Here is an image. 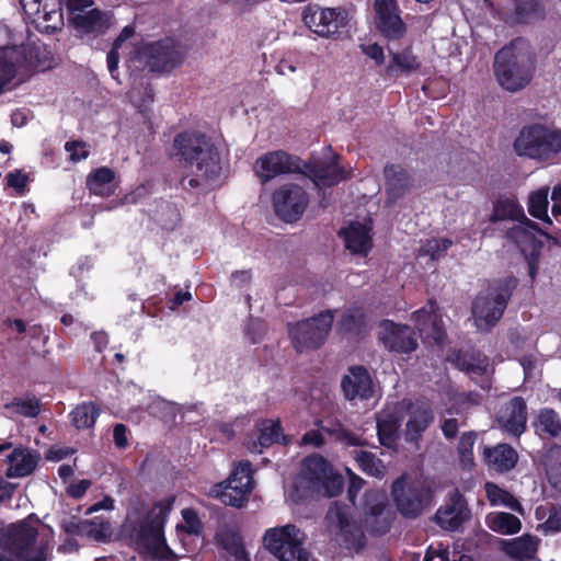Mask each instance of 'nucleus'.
Here are the masks:
<instances>
[{
	"label": "nucleus",
	"instance_id": "nucleus-19",
	"mask_svg": "<svg viewBox=\"0 0 561 561\" xmlns=\"http://www.w3.org/2000/svg\"><path fill=\"white\" fill-rule=\"evenodd\" d=\"M301 173L308 176L317 187H329L345 180L347 171L340 165L339 157L333 156L330 159L305 163L301 167Z\"/></svg>",
	"mask_w": 561,
	"mask_h": 561
},
{
	"label": "nucleus",
	"instance_id": "nucleus-28",
	"mask_svg": "<svg viewBox=\"0 0 561 561\" xmlns=\"http://www.w3.org/2000/svg\"><path fill=\"white\" fill-rule=\"evenodd\" d=\"M468 517L469 510L465 500L458 491H455L449 503L436 512L435 520L445 530H456Z\"/></svg>",
	"mask_w": 561,
	"mask_h": 561
},
{
	"label": "nucleus",
	"instance_id": "nucleus-14",
	"mask_svg": "<svg viewBox=\"0 0 561 561\" xmlns=\"http://www.w3.org/2000/svg\"><path fill=\"white\" fill-rule=\"evenodd\" d=\"M309 203L307 193L297 184H284L273 194V206L276 215L286 222L298 220Z\"/></svg>",
	"mask_w": 561,
	"mask_h": 561
},
{
	"label": "nucleus",
	"instance_id": "nucleus-5",
	"mask_svg": "<svg viewBox=\"0 0 561 561\" xmlns=\"http://www.w3.org/2000/svg\"><path fill=\"white\" fill-rule=\"evenodd\" d=\"M343 479L335 474L330 463L319 455L307 457L302 463L288 497L298 503L310 493L335 496L342 492Z\"/></svg>",
	"mask_w": 561,
	"mask_h": 561
},
{
	"label": "nucleus",
	"instance_id": "nucleus-3",
	"mask_svg": "<svg viewBox=\"0 0 561 561\" xmlns=\"http://www.w3.org/2000/svg\"><path fill=\"white\" fill-rule=\"evenodd\" d=\"M49 550L48 529L32 516L0 534V561H47Z\"/></svg>",
	"mask_w": 561,
	"mask_h": 561
},
{
	"label": "nucleus",
	"instance_id": "nucleus-8",
	"mask_svg": "<svg viewBox=\"0 0 561 561\" xmlns=\"http://www.w3.org/2000/svg\"><path fill=\"white\" fill-rule=\"evenodd\" d=\"M514 149L518 156L549 160L561 151V133L541 125L526 127L516 138Z\"/></svg>",
	"mask_w": 561,
	"mask_h": 561
},
{
	"label": "nucleus",
	"instance_id": "nucleus-34",
	"mask_svg": "<svg viewBox=\"0 0 561 561\" xmlns=\"http://www.w3.org/2000/svg\"><path fill=\"white\" fill-rule=\"evenodd\" d=\"M538 543L539 539L537 537L526 534L514 539L502 540L501 548L514 559L528 561L536 556Z\"/></svg>",
	"mask_w": 561,
	"mask_h": 561
},
{
	"label": "nucleus",
	"instance_id": "nucleus-16",
	"mask_svg": "<svg viewBox=\"0 0 561 561\" xmlns=\"http://www.w3.org/2000/svg\"><path fill=\"white\" fill-rule=\"evenodd\" d=\"M254 173L266 183L279 175L301 172L299 159L283 150H275L260 156L254 162Z\"/></svg>",
	"mask_w": 561,
	"mask_h": 561
},
{
	"label": "nucleus",
	"instance_id": "nucleus-64",
	"mask_svg": "<svg viewBox=\"0 0 561 561\" xmlns=\"http://www.w3.org/2000/svg\"><path fill=\"white\" fill-rule=\"evenodd\" d=\"M551 198L553 202L552 216L561 224V184L553 187Z\"/></svg>",
	"mask_w": 561,
	"mask_h": 561
},
{
	"label": "nucleus",
	"instance_id": "nucleus-29",
	"mask_svg": "<svg viewBox=\"0 0 561 561\" xmlns=\"http://www.w3.org/2000/svg\"><path fill=\"white\" fill-rule=\"evenodd\" d=\"M408 408L409 419L405 424L404 438L408 443L417 444L434 421V414L426 404H408Z\"/></svg>",
	"mask_w": 561,
	"mask_h": 561
},
{
	"label": "nucleus",
	"instance_id": "nucleus-55",
	"mask_svg": "<svg viewBox=\"0 0 561 561\" xmlns=\"http://www.w3.org/2000/svg\"><path fill=\"white\" fill-rule=\"evenodd\" d=\"M183 524L178 526L179 531H184L188 536L198 537L202 533L203 525L196 512L191 508L182 511Z\"/></svg>",
	"mask_w": 561,
	"mask_h": 561
},
{
	"label": "nucleus",
	"instance_id": "nucleus-7",
	"mask_svg": "<svg viewBox=\"0 0 561 561\" xmlns=\"http://www.w3.org/2000/svg\"><path fill=\"white\" fill-rule=\"evenodd\" d=\"M516 285L515 277H506L495 280L477 296L472 318L478 331L489 332L499 322Z\"/></svg>",
	"mask_w": 561,
	"mask_h": 561
},
{
	"label": "nucleus",
	"instance_id": "nucleus-40",
	"mask_svg": "<svg viewBox=\"0 0 561 561\" xmlns=\"http://www.w3.org/2000/svg\"><path fill=\"white\" fill-rule=\"evenodd\" d=\"M485 524L492 531L504 536L515 535L522 529L520 519L506 512H492L488 514Z\"/></svg>",
	"mask_w": 561,
	"mask_h": 561
},
{
	"label": "nucleus",
	"instance_id": "nucleus-33",
	"mask_svg": "<svg viewBox=\"0 0 561 561\" xmlns=\"http://www.w3.org/2000/svg\"><path fill=\"white\" fill-rule=\"evenodd\" d=\"M322 432L328 434L334 442L345 446H365L366 440L346 428L339 420L327 417L316 422Z\"/></svg>",
	"mask_w": 561,
	"mask_h": 561
},
{
	"label": "nucleus",
	"instance_id": "nucleus-4",
	"mask_svg": "<svg viewBox=\"0 0 561 561\" xmlns=\"http://www.w3.org/2000/svg\"><path fill=\"white\" fill-rule=\"evenodd\" d=\"M173 502L172 496L165 497L156 503L145 519L137 525L133 524L129 515L124 525L125 531L129 533L130 538L139 549L146 551L153 559L171 560L173 557L163 534L164 524L172 510Z\"/></svg>",
	"mask_w": 561,
	"mask_h": 561
},
{
	"label": "nucleus",
	"instance_id": "nucleus-6",
	"mask_svg": "<svg viewBox=\"0 0 561 561\" xmlns=\"http://www.w3.org/2000/svg\"><path fill=\"white\" fill-rule=\"evenodd\" d=\"M534 61L526 43L517 38L503 47L496 55L494 72L499 83L515 92L526 87L533 75Z\"/></svg>",
	"mask_w": 561,
	"mask_h": 561
},
{
	"label": "nucleus",
	"instance_id": "nucleus-45",
	"mask_svg": "<svg viewBox=\"0 0 561 561\" xmlns=\"http://www.w3.org/2000/svg\"><path fill=\"white\" fill-rule=\"evenodd\" d=\"M548 187H541L533 192L529 195L528 211L533 217L551 225V220L548 216Z\"/></svg>",
	"mask_w": 561,
	"mask_h": 561
},
{
	"label": "nucleus",
	"instance_id": "nucleus-49",
	"mask_svg": "<svg viewBox=\"0 0 561 561\" xmlns=\"http://www.w3.org/2000/svg\"><path fill=\"white\" fill-rule=\"evenodd\" d=\"M98 410L93 403L78 405L71 412V421L77 428H88L94 425Z\"/></svg>",
	"mask_w": 561,
	"mask_h": 561
},
{
	"label": "nucleus",
	"instance_id": "nucleus-57",
	"mask_svg": "<svg viewBox=\"0 0 561 561\" xmlns=\"http://www.w3.org/2000/svg\"><path fill=\"white\" fill-rule=\"evenodd\" d=\"M346 473H347V476L350 478V484H348V489H347V496H348L350 501L352 503H354V501H355L358 492L362 490L365 481L360 477L354 474L352 472V470L348 469V468H346Z\"/></svg>",
	"mask_w": 561,
	"mask_h": 561
},
{
	"label": "nucleus",
	"instance_id": "nucleus-54",
	"mask_svg": "<svg viewBox=\"0 0 561 561\" xmlns=\"http://www.w3.org/2000/svg\"><path fill=\"white\" fill-rule=\"evenodd\" d=\"M150 413L162 419L165 422L174 421L175 414L179 410L178 404L157 398L149 405Z\"/></svg>",
	"mask_w": 561,
	"mask_h": 561
},
{
	"label": "nucleus",
	"instance_id": "nucleus-1",
	"mask_svg": "<svg viewBox=\"0 0 561 561\" xmlns=\"http://www.w3.org/2000/svg\"><path fill=\"white\" fill-rule=\"evenodd\" d=\"M134 37V26H125L108 51L106 62L113 79H117V66L121 56H127L128 67L147 68L149 71H165L179 66L183 60L181 50L171 38L156 43H142L137 46L131 42Z\"/></svg>",
	"mask_w": 561,
	"mask_h": 561
},
{
	"label": "nucleus",
	"instance_id": "nucleus-2",
	"mask_svg": "<svg viewBox=\"0 0 561 561\" xmlns=\"http://www.w3.org/2000/svg\"><path fill=\"white\" fill-rule=\"evenodd\" d=\"M174 150L185 161L187 175L183 185L192 188L213 186L221 174L220 156L215 145L204 135L185 131L173 141Z\"/></svg>",
	"mask_w": 561,
	"mask_h": 561
},
{
	"label": "nucleus",
	"instance_id": "nucleus-23",
	"mask_svg": "<svg viewBox=\"0 0 561 561\" xmlns=\"http://www.w3.org/2000/svg\"><path fill=\"white\" fill-rule=\"evenodd\" d=\"M20 3L24 13L34 22L42 19L51 23L46 28L55 31L62 25V13L57 0H20Z\"/></svg>",
	"mask_w": 561,
	"mask_h": 561
},
{
	"label": "nucleus",
	"instance_id": "nucleus-59",
	"mask_svg": "<svg viewBox=\"0 0 561 561\" xmlns=\"http://www.w3.org/2000/svg\"><path fill=\"white\" fill-rule=\"evenodd\" d=\"M543 525L549 531H561V507H553Z\"/></svg>",
	"mask_w": 561,
	"mask_h": 561
},
{
	"label": "nucleus",
	"instance_id": "nucleus-25",
	"mask_svg": "<svg viewBox=\"0 0 561 561\" xmlns=\"http://www.w3.org/2000/svg\"><path fill=\"white\" fill-rule=\"evenodd\" d=\"M342 389L345 398L353 400H367L373 397V380L364 367H352L342 380Z\"/></svg>",
	"mask_w": 561,
	"mask_h": 561
},
{
	"label": "nucleus",
	"instance_id": "nucleus-42",
	"mask_svg": "<svg viewBox=\"0 0 561 561\" xmlns=\"http://www.w3.org/2000/svg\"><path fill=\"white\" fill-rule=\"evenodd\" d=\"M525 217L523 207L515 199L501 198L495 203L490 220L492 222L512 221L518 224Z\"/></svg>",
	"mask_w": 561,
	"mask_h": 561
},
{
	"label": "nucleus",
	"instance_id": "nucleus-15",
	"mask_svg": "<svg viewBox=\"0 0 561 561\" xmlns=\"http://www.w3.org/2000/svg\"><path fill=\"white\" fill-rule=\"evenodd\" d=\"M538 234H540V230L527 217L520 220V222L514 224L513 227L507 229L506 233L507 239L512 240L522 253L528 257L529 276L531 278L535 277L537 270L534 260L542 247Z\"/></svg>",
	"mask_w": 561,
	"mask_h": 561
},
{
	"label": "nucleus",
	"instance_id": "nucleus-61",
	"mask_svg": "<svg viewBox=\"0 0 561 561\" xmlns=\"http://www.w3.org/2000/svg\"><path fill=\"white\" fill-rule=\"evenodd\" d=\"M264 331V323L261 320L252 319L247 327V335L252 343H256Z\"/></svg>",
	"mask_w": 561,
	"mask_h": 561
},
{
	"label": "nucleus",
	"instance_id": "nucleus-58",
	"mask_svg": "<svg viewBox=\"0 0 561 561\" xmlns=\"http://www.w3.org/2000/svg\"><path fill=\"white\" fill-rule=\"evenodd\" d=\"M7 182L16 192L22 193L26 186L27 176L20 171H14L7 175Z\"/></svg>",
	"mask_w": 561,
	"mask_h": 561
},
{
	"label": "nucleus",
	"instance_id": "nucleus-39",
	"mask_svg": "<svg viewBox=\"0 0 561 561\" xmlns=\"http://www.w3.org/2000/svg\"><path fill=\"white\" fill-rule=\"evenodd\" d=\"M451 362L471 378L484 375L489 366L486 356L473 352H458L451 357Z\"/></svg>",
	"mask_w": 561,
	"mask_h": 561
},
{
	"label": "nucleus",
	"instance_id": "nucleus-50",
	"mask_svg": "<svg viewBox=\"0 0 561 561\" xmlns=\"http://www.w3.org/2000/svg\"><path fill=\"white\" fill-rule=\"evenodd\" d=\"M477 439L474 432L463 433L458 445L459 460L463 469H471L474 466L473 445Z\"/></svg>",
	"mask_w": 561,
	"mask_h": 561
},
{
	"label": "nucleus",
	"instance_id": "nucleus-52",
	"mask_svg": "<svg viewBox=\"0 0 561 561\" xmlns=\"http://www.w3.org/2000/svg\"><path fill=\"white\" fill-rule=\"evenodd\" d=\"M515 10L514 21L517 23L529 22L538 15L536 0H507Z\"/></svg>",
	"mask_w": 561,
	"mask_h": 561
},
{
	"label": "nucleus",
	"instance_id": "nucleus-44",
	"mask_svg": "<svg viewBox=\"0 0 561 561\" xmlns=\"http://www.w3.org/2000/svg\"><path fill=\"white\" fill-rule=\"evenodd\" d=\"M536 432L550 437L561 433V421L558 414L551 409H542L535 422Z\"/></svg>",
	"mask_w": 561,
	"mask_h": 561
},
{
	"label": "nucleus",
	"instance_id": "nucleus-18",
	"mask_svg": "<svg viewBox=\"0 0 561 561\" xmlns=\"http://www.w3.org/2000/svg\"><path fill=\"white\" fill-rule=\"evenodd\" d=\"M329 529L332 535L352 546L360 545L363 531L359 525L350 518L348 507L337 502L333 503L327 514Z\"/></svg>",
	"mask_w": 561,
	"mask_h": 561
},
{
	"label": "nucleus",
	"instance_id": "nucleus-17",
	"mask_svg": "<svg viewBox=\"0 0 561 561\" xmlns=\"http://www.w3.org/2000/svg\"><path fill=\"white\" fill-rule=\"evenodd\" d=\"M388 497L383 491L370 490L365 493V526L374 534H385L391 524V513L387 507Z\"/></svg>",
	"mask_w": 561,
	"mask_h": 561
},
{
	"label": "nucleus",
	"instance_id": "nucleus-13",
	"mask_svg": "<svg viewBox=\"0 0 561 561\" xmlns=\"http://www.w3.org/2000/svg\"><path fill=\"white\" fill-rule=\"evenodd\" d=\"M348 21L347 11L341 8H320L308 5L304 10V22L313 33L329 37L345 27Z\"/></svg>",
	"mask_w": 561,
	"mask_h": 561
},
{
	"label": "nucleus",
	"instance_id": "nucleus-10",
	"mask_svg": "<svg viewBox=\"0 0 561 561\" xmlns=\"http://www.w3.org/2000/svg\"><path fill=\"white\" fill-rule=\"evenodd\" d=\"M333 320V312L327 310L313 318L289 325L288 332L297 352L302 353L320 347L332 328Z\"/></svg>",
	"mask_w": 561,
	"mask_h": 561
},
{
	"label": "nucleus",
	"instance_id": "nucleus-41",
	"mask_svg": "<svg viewBox=\"0 0 561 561\" xmlns=\"http://www.w3.org/2000/svg\"><path fill=\"white\" fill-rule=\"evenodd\" d=\"M259 430L260 436L257 442H253L252 445H249V449L252 453L261 454L264 447H268L275 443H278L280 439H285V437L282 435L279 421H262Z\"/></svg>",
	"mask_w": 561,
	"mask_h": 561
},
{
	"label": "nucleus",
	"instance_id": "nucleus-36",
	"mask_svg": "<svg viewBox=\"0 0 561 561\" xmlns=\"http://www.w3.org/2000/svg\"><path fill=\"white\" fill-rule=\"evenodd\" d=\"M385 176L389 202L400 198L412 185L410 174L401 165L386 167Z\"/></svg>",
	"mask_w": 561,
	"mask_h": 561
},
{
	"label": "nucleus",
	"instance_id": "nucleus-31",
	"mask_svg": "<svg viewBox=\"0 0 561 561\" xmlns=\"http://www.w3.org/2000/svg\"><path fill=\"white\" fill-rule=\"evenodd\" d=\"M400 416L397 407H387L377 415V434L380 444L396 448L399 439Z\"/></svg>",
	"mask_w": 561,
	"mask_h": 561
},
{
	"label": "nucleus",
	"instance_id": "nucleus-48",
	"mask_svg": "<svg viewBox=\"0 0 561 561\" xmlns=\"http://www.w3.org/2000/svg\"><path fill=\"white\" fill-rule=\"evenodd\" d=\"M356 461L359 468L368 476L382 478L386 473V467L382 460L370 451H359L356 455Z\"/></svg>",
	"mask_w": 561,
	"mask_h": 561
},
{
	"label": "nucleus",
	"instance_id": "nucleus-51",
	"mask_svg": "<svg viewBox=\"0 0 561 561\" xmlns=\"http://www.w3.org/2000/svg\"><path fill=\"white\" fill-rule=\"evenodd\" d=\"M451 243V240L446 238L430 239L419 249V257L427 256L431 262H434L443 255Z\"/></svg>",
	"mask_w": 561,
	"mask_h": 561
},
{
	"label": "nucleus",
	"instance_id": "nucleus-21",
	"mask_svg": "<svg viewBox=\"0 0 561 561\" xmlns=\"http://www.w3.org/2000/svg\"><path fill=\"white\" fill-rule=\"evenodd\" d=\"M376 25L378 30L390 39L401 38L405 26L399 15L394 0H375Z\"/></svg>",
	"mask_w": 561,
	"mask_h": 561
},
{
	"label": "nucleus",
	"instance_id": "nucleus-22",
	"mask_svg": "<svg viewBox=\"0 0 561 561\" xmlns=\"http://www.w3.org/2000/svg\"><path fill=\"white\" fill-rule=\"evenodd\" d=\"M41 455L37 450L18 446L5 457V477L19 479L31 476L38 466Z\"/></svg>",
	"mask_w": 561,
	"mask_h": 561
},
{
	"label": "nucleus",
	"instance_id": "nucleus-62",
	"mask_svg": "<svg viewBox=\"0 0 561 561\" xmlns=\"http://www.w3.org/2000/svg\"><path fill=\"white\" fill-rule=\"evenodd\" d=\"M302 445H310L313 447H320L324 444V438L320 431L310 430L301 437Z\"/></svg>",
	"mask_w": 561,
	"mask_h": 561
},
{
	"label": "nucleus",
	"instance_id": "nucleus-43",
	"mask_svg": "<svg viewBox=\"0 0 561 561\" xmlns=\"http://www.w3.org/2000/svg\"><path fill=\"white\" fill-rule=\"evenodd\" d=\"M484 488L486 497L492 506H505L520 515L525 514L523 505L508 491L501 489L493 482H486Z\"/></svg>",
	"mask_w": 561,
	"mask_h": 561
},
{
	"label": "nucleus",
	"instance_id": "nucleus-46",
	"mask_svg": "<svg viewBox=\"0 0 561 561\" xmlns=\"http://www.w3.org/2000/svg\"><path fill=\"white\" fill-rule=\"evenodd\" d=\"M221 546L236 558L238 561H250L249 554L245 551L241 538L237 533L230 530H222L217 535Z\"/></svg>",
	"mask_w": 561,
	"mask_h": 561
},
{
	"label": "nucleus",
	"instance_id": "nucleus-20",
	"mask_svg": "<svg viewBox=\"0 0 561 561\" xmlns=\"http://www.w3.org/2000/svg\"><path fill=\"white\" fill-rule=\"evenodd\" d=\"M379 340L392 352L410 353L417 347V341L408 325L383 320L379 325Z\"/></svg>",
	"mask_w": 561,
	"mask_h": 561
},
{
	"label": "nucleus",
	"instance_id": "nucleus-35",
	"mask_svg": "<svg viewBox=\"0 0 561 561\" xmlns=\"http://www.w3.org/2000/svg\"><path fill=\"white\" fill-rule=\"evenodd\" d=\"M484 460L494 470L506 472L515 467L518 455L510 445L500 444L493 448L484 449Z\"/></svg>",
	"mask_w": 561,
	"mask_h": 561
},
{
	"label": "nucleus",
	"instance_id": "nucleus-12",
	"mask_svg": "<svg viewBox=\"0 0 561 561\" xmlns=\"http://www.w3.org/2000/svg\"><path fill=\"white\" fill-rule=\"evenodd\" d=\"M305 534L293 524L266 530L264 545L278 561H295L302 550Z\"/></svg>",
	"mask_w": 561,
	"mask_h": 561
},
{
	"label": "nucleus",
	"instance_id": "nucleus-38",
	"mask_svg": "<svg viewBox=\"0 0 561 561\" xmlns=\"http://www.w3.org/2000/svg\"><path fill=\"white\" fill-rule=\"evenodd\" d=\"M421 68V61L416 55L413 54L411 47H407L402 51L391 53V60L387 66V73L389 76H409L416 72Z\"/></svg>",
	"mask_w": 561,
	"mask_h": 561
},
{
	"label": "nucleus",
	"instance_id": "nucleus-9",
	"mask_svg": "<svg viewBox=\"0 0 561 561\" xmlns=\"http://www.w3.org/2000/svg\"><path fill=\"white\" fill-rule=\"evenodd\" d=\"M392 497L405 517H416L432 503V490L424 480L401 476L392 483Z\"/></svg>",
	"mask_w": 561,
	"mask_h": 561
},
{
	"label": "nucleus",
	"instance_id": "nucleus-56",
	"mask_svg": "<svg viewBox=\"0 0 561 561\" xmlns=\"http://www.w3.org/2000/svg\"><path fill=\"white\" fill-rule=\"evenodd\" d=\"M65 150L68 153L69 160L73 163L87 159L90 152L88 144L80 140L67 141Z\"/></svg>",
	"mask_w": 561,
	"mask_h": 561
},
{
	"label": "nucleus",
	"instance_id": "nucleus-53",
	"mask_svg": "<svg viewBox=\"0 0 561 561\" xmlns=\"http://www.w3.org/2000/svg\"><path fill=\"white\" fill-rule=\"evenodd\" d=\"M7 408L26 417H35L41 411L39 402L36 398L15 399Z\"/></svg>",
	"mask_w": 561,
	"mask_h": 561
},
{
	"label": "nucleus",
	"instance_id": "nucleus-47",
	"mask_svg": "<svg viewBox=\"0 0 561 561\" xmlns=\"http://www.w3.org/2000/svg\"><path fill=\"white\" fill-rule=\"evenodd\" d=\"M365 325V317L359 307H352L347 309L340 321L337 322V330L345 333H358Z\"/></svg>",
	"mask_w": 561,
	"mask_h": 561
},
{
	"label": "nucleus",
	"instance_id": "nucleus-60",
	"mask_svg": "<svg viewBox=\"0 0 561 561\" xmlns=\"http://www.w3.org/2000/svg\"><path fill=\"white\" fill-rule=\"evenodd\" d=\"M90 480L83 479L68 486L67 493L73 499H80L90 488Z\"/></svg>",
	"mask_w": 561,
	"mask_h": 561
},
{
	"label": "nucleus",
	"instance_id": "nucleus-11",
	"mask_svg": "<svg viewBox=\"0 0 561 561\" xmlns=\"http://www.w3.org/2000/svg\"><path fill=\"white\" fill-rule=\"evenodd\" d=\"M252 466L243 460L237 463L226 482L216 484L210 495L224 504L241 507L253 489Z\"/></svg>",
	"mask_w": 561,
	"mask_h": 561
},
{
	"label": "nucleus",
	"instance_id": "nucleus-63",
	"mask_svg": "<svg viewBox=\"0 0 561 561\" xmlns=\"http://www.w3.org/2000/svg\"><path fill=\"white\" fill-rule=\"evenodd\" d=\"M67 8L69 10L70 18L76 13L85 12V9L93 4L92 0H66Z\"/></svg>",
	"mask_w": 561,
	"mask_h": 561
},
{
	"label": "nucleus",
	"instance_id": "nucleus-37",
	"mask_svg": "<svg viewBox=\"0 0 561 561\" xmlns=\"http://www.w3.org/2000/svg\"><path fill=\"white\" fill-rule=\"evenodd\" d=\"M87 185L90 192L95 195L110 196L114 194L117 187L115 172L110 168L101 167L89 174Z\"/></svg>",
	"mask_w": 561,
	"mask_h": 561
},
{
	"label": "nucleus",
	"instance_id": "nucleus-27",
	"mask_svg": "<svg viewBox=\"0 0 561 561\" xmlns=\"http://www.w3.org/2000/svg\"><path fill=\"white\" fill-rule=\"evenodd\" d=\"M112 18L110 13L91 9L85 12L76 13L69 19L80 35H101L111 27Z\"/></svg>",
	"mask_w": 561,
	"mask_h": 561
},
{
	"label": "nucleus",
	"instance_id": "nucleus-26",
	"mask_svg": "<svg viewBox=\"0 0 561 561\" xmlns=\"http://www.w3.org/2000/svg\"><path fill=\"white\" fill-rule=\"evenodd\" d=\"M497 422L505 432L520 435L525 431L527 422L525 401L519 397L511 399L499 410Z\"/></svg>",
	"mask_w": 561,
	"mask_h": 561
},
{
	"label": "nucleus",
	"instance_id": "nucleus-30",
	"mask_svg": "<svg viewBox=\"0 0 561 561\" xmlns=\"http://www.w3.org/2000/svg\"><path fill=\"white\" fill-rule=\"evenodd\" d=\"M371 220L354 221L340 231L345 247L354 254L366 255L371 248Z\"/></svg>",
	"mask_w": 561,
	"mask_h": 561
},
{
	"label": "nucleus",
	"instance_id": "nucleus-32",
	"mask_svg": "<svg viewBox=\"0 0 561 561\" xmlns=\"http://www.w3.org/2000/svg\"><path fill=\"white\" fill-rule=\"evenodd\" d=\"M25 48L20 46L0 47V93L15 78L25 61Z\"/></svg>",
	"mask_w": 561,
	"mask_h": 561
},
{
	"label": "nucleus",
	"instance_id": "nucleus-24",
	"mask_svg": "<svg viewBox=\"0 0 561 561\" xmlns=\"http://www.w3.org/2000/svg\"><path fill=\"white\" fill-rule=\"evenodd\" d=\"M413 321L421 335L433 340L436 344L443 342L445 331L437 306L430 301L428 305L413 313Z\"/></svg>",
	"mask_w": 561,
	"mask_h": 561
}]
</instances>
